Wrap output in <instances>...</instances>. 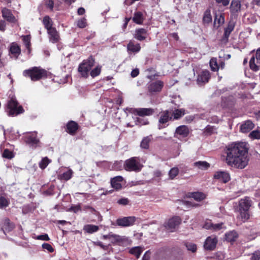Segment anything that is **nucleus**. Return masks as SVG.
Listing matches in <instances>:
<instances>
[{"label":"nucleus","instance_id":"47","mask_svg":"<svg viewBox=\"0 0 260 260\" xmlns=\"http://www.w3.org/2000/svg\"><path fill=\"white\" fill-rule=\"evenodd\" d=\"M101 72V67L98 66L91 71L90 75L92 78L95 77L100 74Z\"/></svg>","mask_w":260,"mask_h":260},{"label":"nucleus","instance_id":"13","mask_svg":"<svg viewBox=\"0 0 260 260\" xmlns=\"http://www.w3.org/2000/svg\"><path fill=\"white\" fill-rule=\"evenodd\" d=\"M171 112L169 110H165L161 112L160 115L158 125V128L159 129L163 128L165 126H162L161 124L166 123L169 120L171 119L172 117L170 116Z\"/></svg>","mask_w":260,"mask_h":260},{"label":"nucleus","instance_id":"51","mask_svg":"<svg viewBox=\"0 0 260 260\" xmlns=\"http://www.w3.org/2000/svg\"><path fill=\"white\" fill-rule=\"evenodd\" d=\"M77 26L81 28H83L86 27V20L85 18H82L79 19L77 21Z\"/></svg>","mask_w":260,"mask_h":260},{"label":"nucleus","instance_id":"19","mask_svg":"<svg viewBox=\"0 0 260 260\" xmlns=\"http://www.w3.org/2000/svg\"><path fill=\"white\" fill-rule=\"evenodd\" d=\"M254 124L250 120L244 121L240 126V131L242 133H247L253 128Z\"/></svg>","mask_w":260,"mask_h":260},{"label":"nucleus","instance_id":"5","mask_svg":"<svg viewBox=\"0 0 260 260\" xmlns=\"http://www.w3.org/2000/svg\"><path fill=\"white\" fill-rule=\"evenodd\" d=\"M23 139L25 143L32 149H35L40 146V141L37 138V132H26L24 133Z\"/></svg>","mask_w":260,"mask_h":260},{"label":"nucleus","instance_id":"41","mask_svg":"<svg viewBox=\"0 0 260 260\" xmlns=\"http://www.w3.org/2000/svg\"><path fill=\"white\" fill-rule=\"evenodd\" d=\"M51 160L47 157H45L43 158L39 162V167L41 169H44L47 167L49 164L51 162Z\"/></svg>","mask_w":260,"mask_h":260},{"label":"nucleus","instance_id":"39","mask_svg":"<svg viewBox=\"0 0 260 260\" xmlns=\"http://www.w3.org/2000/svg\"><path fill=\"white\" fill-rule=\"evenodd\" d=\"M210 66L212 71L217 72L218 71L219 67L218 65L217 59L216 58H212L210 59Z\"/></svg>","mask_w":260,"mask_h":260},{"label":"nucleus","instance_id":"55","mask_svg":"<svg viewBox=\"0 0 260 260\" xmlns=\"http://www.w3.org/2000/svg\"><path fill=\"white\" fill-rule=\"evenodd\" d=\"M42 248L44 249H46L50 252H52L54 251L53 248L49 243H43L42 244Z\"/></svg>","mask_w":260,"mask_h":260},{"label":"nucleus","instance_id":"31","mask_svg":"<svg viewBox=\"0 0 260 260\" xmlns=\"http://www.w3.org/2000/svg\"><path fill=\"white\" fill-rule=\"evenodd\" d=\"M83 229L87 233L92 234L98 231L99 227L95 225L86 224L84 225Z\"/></svg>","mask_w":260,"mask_h":260},{"label":"nucleus","instance_id":"34","mask_svg":"<svg viewBox=\"0 0 260 260\" xmlns=\"http://www.w3.org/2000/svg\"><path fill=\"white\" fill-rule=\"evenodd\" d=\"M249 210L239 209L240 218L243 222L247 221L249 218Z\"/></svg>","mask_w":260,"mask_h":260},{"label":"nucleus","instance_id":"32","mask_svg":"<svg viewBox=\"0 0 260 260\" xmlns=\"http://www.w3.org/2000/svg\"><path fill=\"white\" fill-rule=\"evenodd\" d=\"M43 23L45 28L48 31V30L53 29L54 27H52V22L48 16H45L43 20Z\"/></svg>","mask_w":260,"mask_h":260},{"label":"nucleus","instance_id":"28","mask_svg":"<svg viewBox=\"0 0 260 260\" xmlns=\"http://www.w3.org/2000/svg\"><path fill=\"white\" fill-rule=\"evenodd\" d=\"M210 166V164L206 161H198L193 163V167L202 170H207Z\"/></svg>","mask_w":260,"mask_h":260},{"label":"nucleus","instance_id":"64","mask_svg":"<svg viewBox=\"0 0 260 260\" xmlns=\"http://www.w3.org/2000/svg\"><path fill=\"white\" fill-rule=\"evenodd\" d=\"M139 74V70L138 69H135L132 70L131 75L132 77L135 78L137 77Z\"/></svg>","mask_w":260,"mask_h":260},{"label":"nucleus","instance_id":"17","mask_svg":"<svg viewBox=\"0 0 260 260\" xmlns=\"http://www.w3.org/2000/svg\"><path fill=\"white\" fill-rule=\"evenodd\" d=\"M49 41L52 43H56L59 40V34L55 28L51 29L47 31Z\"/></svg>","mask_w":260,"mask_h":260},{"label":"nucleus","instance_id":"10","mask_svg":"<svg viewBox=\"0 0 260 260\" xmlns=\"http://www.w3.org/2000/svg\"><path fill=\"white\" fill-rule=\"evenodd\" d=\"M126 110H127L129 112H132L133 111V112L136 113L138 115L140 116H150L154 113V110L150 108H141L134 109L132 108H127Z\"/></svg>","mask_w":260,"mask_h":260},{"label":"nucleus","instance_id":"44","mask_svg":"<svg viewBox=\"0 0 260 260\" xmlns=\"http://www.w3.org/2000/svg\"><path fill=\"white\" fill-rule=\"evenodd\" d=\"M123 164L122 160L116 161L113 164L112 169L115 170H121L123 168Z\"/></svg>","mask_w":260,"mask_h":260},{"label":"nucleus","instance_id":"20","mask_svg":"<svg viewBox=\"0 0 260 260\" xmlns=\"http://www.w3.org/2000/svg\"><path fill=\"white\" fill-rule=\"evenodd\" d=\"M235 22L233 20H231L228 24V26L226 28H224V34H223V39L228 40L229 37L232 32V31L234 30L235 26Z\"/></svg>","mask_w":260,"mask_h":260},{"label":"nucleus","instance_id":"57","mask_svg":"<svg viewBox=\"0 0 260 260\" xmlns=\"http://www.w3.org/2000/svg\"><path fill=\"white\" fill-rule=\"evenodd\" d=\"M117 203L121 205H126L129 203V200L127 198H122L117 201Z\"/></svg>","mask_w":260,"mask_h":260},{"label":"nucleus","instance_id":"27","mask_svg":"<svg viewBox=\"0 0 260 260\" xmlns=\"http://www.w3.org/2000/svg\"><path fill=\"white\" fill-rule=\"evenodd\" d=\"M78 129V124L73 121H71L67 124V131L70 134H74Z\"/></svg>","mask_w":260,"mask_h":260},{"label":"nucleus","instance_id":"48","mask_svg":"<svg viewBox=\"0 0 260 260\" xmlns=\"http://www.w3.org/2000/svg\"><path fill=\"white\" fill-rule=\"evenodd\" d=\"M249 137L251 139H259L260 131L258 130L253 131L249 134Z\"/></svg>","mask_w":260,"mask_h":260},{"label":"nucleus","instance_id":"37","mask_svg":"<svg viewBox=\"0 0 260 260\" xmlns=\"http://www.w3.org/2000/svg\"><path fill=\"white\" fill-rule=\"evenodd\" d=\"M191 197L197 201H201L205 198V195L201 192H194L191 193Z\"/></svg>","mask_w":260,"mask_h":260},{"label":"nucleus","instance_id":"53","mask_svg":"<svg viewBox=\"0 0 260 260\" xmlns=\"http://www.w3.org/2000/svg\"><path fill=\"white\" fill-rule=\"evenodd\" d=\"M3 156L6 158L11 159L14 157V155L12 151L8 149H5L3 153Z\"/></svg>","mask_w":260,"mask_h":260},{"label":"nucleus","instance_id":"18","mask_svg":"<svg viewBox=\"0 0 260 260\" xmlns=\"http://www.w3.org/2000/svg\"><path fill=\"white\" fill-rule=\"evenodd\" d=\"M210 77V73L207 71H202L198 76L197 82L198 84L201 85L208 82Z\"/></svg>","mask_w":260,"mask_h":260},{"label":"nucleus","instance_id":"15","mask_svg":"<svg viewBox=\"0 0 260 260\" xmlns=\"http://www.w3.org/2000/svg\"><path fill=\"white\" fill-rule=\"evenodd\" d=\"M252 205V201L249 197H245L239 202V209L249 210Z\"/></svg>","mask_w":260,"mask_h":260},{"label":"nucleus","instance_id":"45","mask_svg":"<svg viewBox=\"0 0 260 260\" xmlns=\"http://www.w3.org/2000/svg\"><path fill=\"white\" fill-rule=\"evenodd\" d=\"M185 245L187 249L189 251H191L192 252H195L197 250V246L194 243L190 242H186L185 243Z\"/></svg>","mask_w":260,"mask_h":260},{"label":"nucleus","instance_id":"49","mask_svg":"<svg viewBox=\"0 0 260 260\" xmlns=\"http://www.w3.org/2000/svg\"><path fill=\"white\" fill-rule=\"evenodd\" d=\"M249 66L251 70L257 71L259 70L258 66L255 63L254 57H252L249 61Z\"/></svg>","mask_w":260,"mask_h":260},{"label":"nucleus","instance_id":"26","mask_svg":"<svg viewBox=\"0 0 260 260\" xmlns=\"http://www.w3.org/2000/svg\"><path fill=\"white\" fill-rule=\"evenodd\" d=\"M123 178L120 176L114 177L111 180V184L112 187L118 189L121 187L120 182L122 181Z\"/></svg>","mask_w":260,"mask_h":260},{"label":"nucleus","instance_id":"8","mask_svg":"<svg viewBox=\"0 0 260 260\" xmlns=\"http://www.w3.org/2000/svg\"><path fill=\"white\" fill-rule=\"evenodd\" d=\"M164 82L160 80L149 82L147 84V89L151 94L160 92L164 87Z\"/></svg>","mask_w":260,"mask_h":260},{"label":"nucleus","instance_id":"36","mask_svg":"<svg viewBox=\"0 0 260 260\" xmlns=\"http://www.w3.org/2000/svg\"><path fill=\"white\" fill-rule=\"evenodd\" d=\"M212 16L209 9H207L204 12L203 21L204 23L208 24L212 21Z\"/></svg>","mask_w":260,"mask_h":260},{"label":"nucleus","instance_id":"42","mask_svg":"<svg viewBox=\"0 0 260 260\" xmlns=\"http://www.w3.org/2000/svg\"><path fill=\"white\" fill-rule=\"evenodd\" d=\"M129 252L131 254L135 255L137 258H139L142 250L139 247H135L131 248Z\"/></svg>","mask_w":260,"mask_h":260},{"label":"nucleus","instance_id":"21","mask_svg":"<svg viewBox=\"0 0 260 260\" xmlns=\"http://www.w3.org/2000/svg\"><path fill=\"white\" fill-rule=\"evenodd\" d=\"M147 30L144 28H139L135 30L134 38L139 40L143 41L146 38Z\"/></svg>","mask_w":260,"mask_h":260},{"label":"nucleus","instance_id":"54","mask_svg":"<svg viewBox=\"0 0 260 260\" xmlns=\"http://www.w3.org/2000/svg\"><path fill=\"white\" fill-rule=\"evenodd\" d=\"M178 173V170L177 168H173L171 169L169 173V176L171 178L173 179L175 177Z\"/></svg>","mask_w":260,"mask_h":260},{"label":"nucleus","instance_id":"24","mask_svg":"<svg viewBox=\"0 0 260 260\" xmlns=\"http://www.w3.org/2000/svg\"><path fill=\"white\" fill-rule=\"evenodd\" d=\"M241 6V3L239 1L233 0L230 6L231 12L233 14L237 13L240 10Z\"/></svg>","mask_w":260,"mask_h":260},{"label":"nucleus","instance_id":"61","mask_svg":"<svg viewBox=\"0 0 260 260\" xmlns=\"http://www.w3.org/2000/svg\"><path fill=\"white\" fill-rule=\"evenodd\" d=\"M260 259V254L258 252H254L251 257V260H259Z\"/></svg>","mask_w":260,"mask_h":260},{"label":"nucleus","instance_id":"62","mask_svg":"<svg viewBox=\"0 0 260 260\" xmlns=\"http://www.w3.org/2000/svg\"><path fill=\"white\" fill-rule=\"evenodd\" d=\"M218 4H222L223 6H227L230 3V0H215Z\"/></svg>","mask_w":260,"mask_h":260},{"label":"nucleus","instance_id":"58","mask_svg":"<svg viewBox=\"0 0 260 260\" xmlns=\"http://www.w3.org/2000/svg\"><path fill=\"white\" fill-rule=\"evenodd\" d=\"M69 210L74 213H77L79 211L81 210V207L80 205H73L71 207Z\"/></svg>","mask_w":260,"mask_h":260},{"label":"nucleus","instance_id":"6","mask_svg":"<svg viewBox=\"0 0 260 260\" xmlns=\"http://www.w3.org/2000/svg\"><path fill=\"white\" fill-rule=\"evenodd\" d=\"M94 63V59L91 56L86 60H84L80 64L78 68V71L82 77H87L88 76V73L91 70Z\"/></svg>","mask_w":260,"mask_h":260},{"label":"nucleus","instance_id":"22","mask_svg":"<svg viewBox=\"0 0 260 260\" xmlns=\"http://www.w3.org/2000/svg\"><path fill=\"white\" fill-rule=\"evenodd\" d=\"M2 12L3 18L6 19L8 21L11 22H15V18L10 10L7 8H4L2 10Z\"/></svg>","mask_w":260,"mask_h":260},{"label":"nucleus","instance_id":"29","mask_svg":"<svg viewBox=\"0 0 260 260\" xmlns=\"http://www.w3.org/2000/svg\"><path fill=\"white\" fill-rule=\"evenodd\" d=\"M225 239L228 242H234L238 237L237 233L235 231H230L225 234Z\"/></svg>","mask_w":260,"mask_h":260},{"label":"nucleus","instance_id":"59","mask_svg":"<svg viewBox=\"0 0 260 260\" xmlns=\"http://www.w3.org/2000/svg\"><path fill=\"white\" fill-rule=\"evenodd\" d=\"M36 239L37 240H43V241H48L49 240V238L47 234H45L44 235H40L37 237Z\"/></svg>","mask_w":260,"mask_h":260},{"label":"nucleus","instance_id":"12","mask_svg":"<svg viewBox=\"0 0 260 260\" xmlns=\"http://www.w3.org/2000/svg\"><path fill=\"white\" fill-rule=\"evenodd\" d=\"M217 242L218 240L216 237L209 236L204 242V248L207 250H213L215 249Z\"/></svg>","mask_w":260,"mask_h":260},{"label":"nucleus","instance_id":"63","mask_svg":"<svg viewBox=\"0 0 260 260\" xmlns=\"http://www.w3.org/2000/svg\"><path fill=\"white\" fill-rule=\"evenodd\" d=\"M255 58L256 60V63L260 64V47L257 49L255 54Z\"/></svg>","mask_w":260,"mask_h":260},{"label":"nucleus","instance_id":"43","mask_svg":"<svg viewBox=\"0 0 260 260\" xmlns=\"http://www.w3.org/2000/svg\"><path fill=\"white\" fill-rule=\"evenodd\" d=\"M150 141V138L149 137L144 138L141 141L140 146L141 148L144 149H148L149 146V142Z\"/></svg>","mask_w":260,"mask_h":260},{"label":"nucleus","instance_id":"7","mask_svg":"<svg viewBox=\"0 0 260 260\" xmlns=\"http://www.w3.org/2000/svg\"><path fill=\"white\" fill-rule=\"evenodd\" d=\"M180 222V218L178 216H175L166 222L164 224V226L167 231L173 232Z\"/></svg>","mask_w":260,"mask_h":260},{"label":"nucleus","instance_id":"14","mask_svg":"<svg viewBox=\"0 0 260 260\" xmlns=\"http://www.w3.org/2000/svg\"><path fill=\"white\" fill-rule=\"evenodd\" d=\"M224 14L220 12L216 13L214 16L213 27L217 29L221 25L224 23Z\"/></svg>","mask_w":260,"mask_h":260},{"label":"nucleus","instance_id":"60","mask_svg":"<svg viewBox=\"0 0 260 260\" xmlns=\"http://www.w3.org/2000/svg\"><path fill=\"white\" fill-rule=\"evenodd\" d=\"M223 225V223H219L216 224H213L212 229L214 231H218L222 228Z\"/></svg>","mask_w":260,"mask_h":260},{"label":"nucleus","instance_id":"52","mask_svg":"<svg viewBox=\"0 0 260 260\" xmlns=\"http://www.w3.org/2000/svg\"><path fill=\"white\" fill-rule=\"evenodd\" d=\"M149 122L147 119H144L142 118H137L135 121L136 125H146L148 124Z\"/></svg>","mask_w":260,"mask_h":260},{"label":"nucleus","instance_id":"40","mask_svg":"<svg viewBox=\"0 0 260 260\" xmlns=\"http://www.w3.org/2000/svg\"><path fill=\"white\" fill-rule=\"evenodd\" d=\"M73 175V171L71 170H68L60 175V178L62 180H68L70 179Z\"/></svg>","mask_w":260,"mask_h":260},{"label":"nucleus","instance_id":"46","mask_svg":"<svg viewBox=\"0 0 260 260\" xmlns=\"http://www.w3.org/2000/svg\"><path fill=\"white\" fill-rule=\"evenodd\" d=\"M9 201L4 197L0 196V208H5L8 206Z\"/></svg>","mask_w":260,"mask_h":260},{"label":"nucleus","instance_id":"3","mask_svg":"<svg viewBox=\"0 0 260 260\" xmlns=\"http://www.w3.org/2000/svg\"><path fill=\"white\" fill-rule=\"evenodd\" d=\"M23 75L30 78L32 81H36L47 76V71L40 67H34L23 72Z\"/></svg>","mask_w":260,"mask_h":260},{"label":"nucleus","instance_id":"23","mask_svg":"<svg viewBox=\"0 0 260 260\" xmlns=\"http://www.w3.org/2000/svg\"><path fill=\"white\" fill-rule=\"evenodd\" d=\"M14 228V224L10 222L9 219L7 218L4 220V222L1 230L3 231L4 233L6 234L7 232L11 231Z\"/></svg>","mask_w":260,"mask_h":260},{"label":"nucleus","instance_id":"56","mask_svg":"<svg viewBox=\"0 0 260 260\" xmlns=\"http://www.w3.org/2000/svg\"><path fill=\"white\" fill-rule=\"evenodd\" d=\"M45 4L48 8L51 10H53L54 7V2L52 0H45Z\"/></svg>","mask_w":260,"mask_h":260},{"label":"nucleus","instance_id":"4","mask_svg":"<svg viewBox=\"0 0 260 260\" xmlns=\"http://www.w3.org/2000/svg\"><path fill=\"white\" fill-rule=\"evenodd\" d=\"M143 166L141 164L140 159L137 157H132L125 160L123 164V169L128 172H139Z\"/></svg>","mask_w":260,"mask_h":260},{"label":"nucleus","instance_id":"30","mask_svg":"<svg viewBox=\"0 0 260 260\" xmlns=\"http://www.w3.org/2000/svg\"><path fill=\"white\" fill-rule=\"evenodd\" d=\"M128 51L132 52H138L141 49L140 44H134L132 41H130L127 45Z\"/></svg>","mask_w":260,"mask_h":260},{"label":"nucleus","instance_id":"38","mask_svg":"<svg viewBox=\"0 0 260 260\" xmlns=\"http://www.w3.org/2000/svg\"><path fill=\"white\" fill-rule=\"evenodd\" d=\"M185 114V110L180 109L175 110L173 113L174 119H178Z\"/></svg>","mask_w":260,"mask_h":260},{"label":"nucleus","instance_id":"50","mask_svg":"<svg viewBox=\"0 0 260 260\" xmlns=\"http://www.w3.org/2000/svg\"><path fill=\"white\" fill-rule=\"evenodd\" d=\"M3 131H4V136H6V135L7 134V133H9V137L10 139L14 140L16 139V136L14 134H12V133L14 132L13 131V128L8 129L7 131H6L4 129V127H3Z\"/></svg>","mask_w":260,"mask_h":260},{"label":"nucleus","instance_id":"33","mask_svg":"<svg viewBox=\"0 0 260 260\" xmlns=\"http://www.w3.org/2000/svg\"><path fill=\"white\" fill-rule=\"evenodd\" d=\"M125 239L124 236H121L118 235L112 234L111 238V242L115 244H118L122 243Z\"/></svg>","mask_w":260,"mask_h":260},{"label":"nucleus","instance_id":"1","mask_svg":"<svg viewBox=\"0 0 260 260\" xmlns=\"http://www.w3.org/2000/svg\"><path fill=\"white\" fill-rule=\"evenodd\" d=\"M249 145L246 142H236L227 145L225 153V161L228 166L243 169L248 165Z\"/></svg>","mask_w":260,"mask_h":260},{"label":"nucleus","instance_id":"25","mask_svg":"<svg viewBox=\"0 0 260 260\" xmlns=\"http://www.w3.org/2000/svg\"><path fill=\"white\" fill-rule=\"evenodd\" d=\"M132 20L136 24H142L144 21V17L141 12L138 11L135 12Z\"/></svg>","mask_w":260,"mask_h":260},{"label":"nucleus","instance_id":"2","mask_svg":"<svg viewBox=\"0 0 260 260\" xmlns=\"http://www.w3.org/2000/svg\"><path fill=\"white\" fill-rule=\"evenodd\" d=\"M6 111L10 116H15L23 113L24 111L22 106L20 105L16 98L11 91L7 101Z\"/></svg>","mask_w":260,"mask_h":260},{"label":"nucleus","instance_id":"35","mask_svg":"<svg viewBox=\"0 0 260 260\" xmlns=\"http://www.w3.org/2000/svg\"><path fill=\"white\" fill-rule=\"evenodd\" d=\"M10 52L15 56H17L20 53V49L16 44L13 43L10 47Z\"/></svg>","mask_w":260,"mask_h":260},{"label":"nucleus","instance_id":"9","mask_svg":"<svg viewBox=\"0 0 260 260\" xmlns=\"http://www.w3.org/2000/svg\"><path fill=\"white\" fill-rule=\"evenodd\" d=\"M136 221V217L134 216L123 217L117 219L116 224L122 227H127L133 225Z\"/></svg>","mask_w":260,"mask_h":260},{"label":"nucleus","instance_id":"11","mask_svg":"<svg viewBox=\"0 0 260 260\" xmlns=\"http://www.w3.org/2000/svg\"><path fill=\"white\" fill-rule=\"evenodd\" d=\"M214 178L224 183L229 182L231 179L230 174L226 171H222L216 172L214 175Z\"/></svg>","mask_w":260,"mask_h":260},{"label":"nucleus","instance_id":"16","mask_svg":"<svg viewBox=\"0 0 260 260\" xmlns=\"http://www.w3.org/2000/svg\"><path fill=\"white\" fill-rule=\"evenodd\" d=\"M189 134V130L187 126L182 125L177 127L175 131V136H179L182 138H185L188 136Z\"/></svg>","mask_w":260,"mask_h":260}]
</instances>
